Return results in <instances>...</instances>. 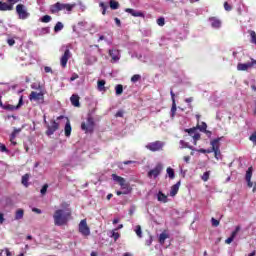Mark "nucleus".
I'll return each mask as SVG.
<instances>
[{"label": "nucleus", "instance_id": "4", "mask_svg": "<svg viewBox=\"0 0 256 256\" xmlns=\"http://www.w3.org/2000/svg\"><path fill=\"white\" fill-rule=\"evenodd\" d=\"M78 231L84 237H89L91 235V228L87 225V219H82L78 225Z\"/></svg>", "mask_w": 256, "mask_h": 256}, {"label": "nucleus", "instance_id": "23", "mask_svg": "<svg viewBox=\"0 0 256 256\" xmlns=\"http://www.w3.org/2000/svg\"><path fill=\"white\" fill-rule=\"evenodd\" d=\"M70 101L74 107H81V104L79 103V95L73 94L70 97Z\"/></svg>", "mask_w": 256, "mask_h": 256}, {"label": "nucleus", "instance_id": "40", "mask_svg": "<svg viewBox=\"0 0 256 256\" xmlns=\"http://www.w3.org/2000/svg\"><path fill=\"white\" fill-rule=\"evenodd\" d=\"M0 256H11V251H9V248H5L4 250H1Z\"/></svg>", "mask_w": 256, "mask_h": 256}, {"label": "nucleus", "instance_id": "60", "mask_svg": "<svg viewBox=\"0 0 256 256\" xmlns=\"http://www.w3.org/2000/svg\"><path fill=\"white\" fill-rule=\"evenodd\" d=\"M114 21H115L117 27H121V20L119 18H115Z\"/></svg>", "mask_w": 256, "mask_h": 256}, {"label": "nucleus", "instance_id": "32", "mask_svg": "<svg viewBox=\"0 0 256 256\" xmlns=\"http://www.w3.org/2000/svg\"><path fill=\"white\" fill-rule=\"evenodd\" d=\"M248 33L251 37L250 43H253L254 45H256V33L254 30H248Z\"/></svg>", "mask_w": 256, "mask_h": 256}, {"label": "nucleus", "instance_id": "22", "mask_svg": "<svg viewBox=\"0 0 256 256\" xmlns=\"http://www.w3.org/2000/svg\"><path fill=\"white\" fill-rule=\"evenodd\" d=\"M0 11H13V4H7L6 2H0Z\"/></svg>", "mask_w": 256, "mask_h": 256}, {"label": "nucleus", "instance_id": "41", "mask_svg": "<svg viewBox=\"0 0 256 256\" xmlns=\"http://www.w3.org/2000/svg\"><path fill=\"white\" fill-rule=\"evenodd\" d=\"M141 80V75L135 74L131 77L132 83H137V81Z\"/></svg>", "mask_w": 256, "mask_h": 256}, {"label": "nucleus", "instance_id": "56", "mask_svg": "<svg viewBox=\"0 0 256 256\" xmlns=\"http://www.w3.org/2000/svg\"><path fill=\"white\" fill-rule=\"evenodd\" d=\"M76 79H79V74L74 73L72 77H70V81H75Z\"/></svg>", "mask_w": 256, "mask_h": 256}, {"label": "nucleus", "instance_id": "31", "mask_svg": "<svg viewBox=\"0 0 256 256\" xmlns=\"http://www.w3.org/2000/svg\"><path fill=\"white\" fill-rule=\"evenodd\" d=\"M166 173H167L169 179H175V170L173 168L168 167L166 169Z\"/></svg>", "mask_w": 256, "mask_h": 256}, {"label": "nucleus", "instance_id": "15", "mask_svg": "<svg viewBox=\"0 0 256 256\" xmlns=\"http://www.w3.org/2000/svg\"><path fill=\"white\" fill-rule=\"evenodd\" d=\"M208 21L211 23V27H213V29H221L222 22L219 18L210 17Z\"/></svg>", "mask_w": 256, "mask_h": 256}, {"label": "nucleus", "instance_id": "39", "mask_svg": "<svg viewBox=\"0 0 256 256\" xmlns=\"http://www.w3.org/2000/svg\"><path fill=\"white\" fill-rule=\"evenodd\" d=\"M41 23H50L51 21V16L49 15H44L42 18H40Z\"/></svg>", "mask_w": 256, "mask_h": 256}, {"label": "nucleus", "instance_id": "19", "mask_svg": "<svg viewBox=\"0 0 256 256\" xmlns=\"http://www.w3.org/2000/svg\"><path fill=\"white\" fill-rule=\"evenodd\" d=\"M179 187H181V181H178L176 184L172 185L170 190V197H175L179 193Z\"/></svg>", "mask_w": 256, "mask_h": 256}, {"label": "nucleus", "instance_id": "28", "mask_svg": "<svg viewBox=\"0 0 256 256\" xmlns=\"http://www.w3.org/2000/svg\"><path fill=\"white\" fill-rule=\"evenodd\" d=\"M29 177H30L29 174H24V175L22 176V181H21V183H22V185H24V187H29Z\"/></svg>", "mask_w": 256, "mask_h": 256}, {"label": "nucleus", "instance_id": "61", "mask_svg": "<svg viewBox=\"0 0 256 256\" xmlns=\"http://www.w3.org/2000/svg\"><path fill=\"white\" fill-rule=\"evenodd\" d=\"M115 117H123V110L116 112Z\"/></svg>", "mask_w": 256, "mask_h": 256}, {"label": "nucleus", "instance_id": "37", "mask_svg": "<svg viewBox=\"0 0 256 256\" xmlns=\"http://www.w3.org/2000/svg\"><path fill=\"white\" fill-rule=\"evenodd\" d=\"M17 133H19V130L14 129V131L11 133V136H10V141H11V143H13V145H17L16 142H13V140L15 139V137H17Z\"/></svg>", "mask_w": 256, "mask_h": 256}, {"label": "nucleus", "instance_id": "59", "mask_svg": "<svg viewBox=\"0 0 256 256\" xmlns=\"http://www.w3.org/2000/svg\"><path fill=\"white\" fill-rule=\"evenodd\" d=\"M204 133L207 135L208 139H211V135H213V132L206 130Z\"/></svg>", "mask_w": 256, "mask_h": 256}, {"label": "nucleus", "instance_id": "63", "mask_svg": "<svg viewBox=\"0 0 256 256\" xmlns=\"http://www.w3.org/2000/svg\"><path fill=\"white\" fill-rule=\"evenodd\" d=\"M184 161L185 163H189V161H191V156H184Z\"/></svg>", "mask_w": 256, "mask_h": 256}, {"label": "nucleus", "instance_id": "26", "mask_svg": "<svg viewBox=\"0 0 256 256\" xmlns=\"http://www.w3.org/2000/svg\"><path fill=\"white\" fill-rule=\"evenodd\" d=\"M109 5H110V9H112V11L119 9V7H120L119 2H117L116 0H110Z\"/></svg>", "mask_w": 256, "mask_h": 256}, {"label": "nucleus", "instance_id": "16", "mask_svg": "<svg viewBox=\"0 0 256 256\" xmlns=\"http://www.w3.org/2000/svg\"><path fill=\"white\" fill-rule=\"evenodd\" d=\"M251 177H253V167H249L248 170L246 171V183L248 187H253V182H251Z\"/></svg>", "mask_w": 256, "mask_h": 256}, {"label": "nucleus", "instance_id": "34", "mask_svg": "<svg viewBox=\"0 0 256 256\" xmlns=\"http://www.w3.org/2000/svg\"><path fill=\"white\" fill-rule=\"evenodd\" d=\"M63 23L57 22L56 25L54 26V32L59 33V31H63Z\"/></svg>", "mask_w": 256, "mask_h": 256}, {"label": "nucleus", "instance_id": "2", "mask_svg": "<svg viewBox=\"0 0 256 256\" xmlns=\"http://www.w3.org/2000/svg\"><path fill=\"white\" fill-rule=\"evenodd\" d=\"M112 179L116 183H118L124 191H116V195L121 196V195H129L131 193V188L129 186V183L125 180V178L117 175V174H112Z\"/></svg>", "mask_w": 256, "mask_h": 256}, {"label": "nucleus", "instance_id": "48", "mask_svg": "<svg viewBox=\"0 0 256 256\" xmlns=\"http://www.w3.org/2000/svg\"><path fill=\"white\" fill-rule=\"evenodd\" d=\"M241 231V226H236L235 230L231 233L232 236L237 237V233Z\"/></svg>", "mask_w": 256, "mask_h": 256}, {"label": "nucleus", "instance_id": "18", "mask_svg": "<svg viewBox=\"0 0 256 256\" xmlns=\"http://www.w3.org/2000/svg\"><path fill=\"white\" fill-rule=\"evenodd\" d=\"M221 139H223V137H218V138L213 139L210 142V145L212 147L210 150H218L221 147V144H220Z\"/></svg>", "mask_w": 256, "mask_h": 256}, {"label": "nucleus", "instance_id": "45", "mask_svg": "<svg viewBox=\"0 0 256 256\" xmlns=\"http://www.w3.org/2000/svg\"><path fill=\"white\" fill-rule=\"evenodd\" d=\"M212 153H214V157L216 159H219V156L221 155V150L218 148L217 150H210Z\"/></svg>", "mask_w": 256, "mask_h": 256}, {"label": "nucleus", "instance_id": "64", "mask_svg": "<svg viewBox=\"0 0 256 256\" xmlns=\"http://www.w3.org/2000/svg\"><path fill=\"white\" fill-rule=\"evenodd\" d=\"M170 95H171L172 102H175V93L173 92V90L170 91Z\"/></svg>", "mask_w": 256, "mask_h": 256}, {"label": "nucleus", "instance_id": "13", "mask_svg": "<svg viewBox=\"0 0 256 256\" xmlns=\"http://www.w3.org/2000/svg\"><path fill=\"white\" fill-rule=\"evenodd\" d=\"M108 53L111 56V63H117L121 59V53L118 49H111Z\"/></svg>", "mask_w": 256, "mask_h": 256}, {"label": "nucleus", "instance_id": "5", "mask_svg": "<svg viewBox=\"0 0 256 256\" xmlns=\"http://www.w3.org/2000/svg\"><path fill=\"white\" fill-rule=\"evenodd\" d=\"M163 173V164L158 163L156 166L147 173L149 179H157Z\"/></svg>", "mask_w": 256, "mask_h": 256}, {"label": "nucleus", "instance_id": "51", "mask_svg": "<svg viewBox=\"0 0 256 256\" xmlns=\"http://www.w3.org/2000/svg\"><path fill=\"white\" fill-rule=\"evenodd\" d=\"M0 151L1 153H7L9 150L7 149V146H5V144H2L0 146Z\"/></svg>", "mask_w": 256, "mask_h": 256}, {"label": "nucleus", "instance_id": "7", "mask_svg": "<svg viewBox=\"0 0 256 256\" xmlns=\"http://www.w3.org/2000/svg\"><path fill=\"white\" fill-rule=\"evenodd\" d=\"M46 130V135L48 137H51V135H54L56 131H59V123L57 120H50V124H48Z\"/></svg>", "mask_w": 256, "mask_h": 256}, {"label": "nucleus", "instance_id": "35", "mask_svg": "<svg viewBox=\"0 0 256 256\" xmlns=\"http://www.w3.org/2000/svg\"><path fill=\"white\" fill-rule=\"evenodd\" d=\"M169 238V235H167L166 233H161L159 236V243H161V245H163L166 241V239Z\"/></svg>", "mask_w": 256, "mask_h": 256}, {"label": "nucleus", "instance_id": "17", "mask_svg": "<svg viewBox=\"0 0 256 256\" xmlns=\"http://www.w3.org/2000/svg\"><path fill=\"white\" fill-rule=\"evenodd\" d=\"M23 106V96H21L19 98V102H18V105H11V104H8L5 106V109H7L8 111H15L17 109H19L20 107Z\"/></svg>", "mask_w": 256, "mask_h": 256}, {"label": "nucleus", "instance_id": "8", "mask_svg": "<svg viewBox=\"0 0 256 256\" xmlns=\"http://www.w3.org/2000/svg\"><path fill=\"white\" fill-rule=\"evenodd\" d=\"M29 100L31 102L35 101V103L41 104V103H44L45 96H44L43 92L32 91L29 95Z\"/></svg>", "mask_w": 256, "mask_h": 256}, {"label": "nucleus", "instance_id": "52", "mask_svg": "<svg viewBox=\"0 0 256 256\" xmlns=\"http://www.w3.org/2000/svg\"><path fill=\"white\" fill-rule=\"evenodd\" d=\"M50 29L49 27H44L41 29V34L42 35H47V33H49Z\"/></svg>", "mask_w": 256, "mask_h": 256}, {"label": "nucleus", "instance_id": "9", "mask_svg": "<svg viewBox=\"0 0 256 256\" xmlns=\"http://www.w3.org/2000/svg\"><path fill=\"white\" fill-rule=\"evenodd\" d=\"M70 59H71V50H69V46H66L64 50V54L60 58V65L63 69L67 67V63Z\"/></svg>", "mask_w": 256, "mask_h": 256}, {"label": "nucleus", "instance_id": "47", "mask_svg": "<svg viewBox=\"0 0 256 256\" xmlns=\"http://www.w3.org/2000/svg\"><path fill=\"white\" fill-rule=\"evenodd\" d=\"M171 113L172 115H175V113H177V104L175 102H172Z\"/></svg>", "mask_w": 256, "mask_h": 256}, {"label": "nucleus", "instance_id": "12", "mask_svg": "<svg viewBox=\"0 0 256 256\" xmlns=\"http://www.w3.org/2000/svg\"><path fill=\"white\" fill-rule=\"evenodd\" d=\"M185 133H188L192 139H194V145H197V141L201 139V134L197 132V128L185 129Z\"/></svg>", "mask_w": 256, "mask_h": 256}, {"label": "nucleus", "instance_id": "10", "mask_svg": "<svg viewBox=\"0 0 256 256\" xmlns=\"http://www.w3.org/2000/svg\"><path fill=\"white\" fill-rule=\"evenodd\" d=\"M255 65H256L255 59H251V62H247V63H238L237 71H249V69H253Z\"/></svg>", "mask_w": 256, "mask_h": 256}, {"label": "nucleus", "instance_id": "6", "mask_svg": "<svg viewBox=\"0 0 256 256\" xmlns=\"http://www.w3.org/2000/svg\"><path fill=\"white\" fill-rule=\"evenodd\" d=\"M16 13L19 19H22V20L29 19L31 15L29 12H27V7H25V5L23 4H18L16 6Z\"/></svg>", "mask_w": 256, "mask_h": 256}, {"label": "nucleus", "instance_id": "38", "mask_svg": "<svg viewBox=\"0 0 256 256\" xmlns=\"http://www.w3.org/2000/svg\"><path fill=\"white\" fill-rule=\"evenodd\" d=\"M116 95H122L123 94V85L118 84L115 87Z\"/></svg>", "mask_w": 256, "mask_h": 256}, {"label": "nucleus", "instance_id": "50", "mask_svg": "<svg viewBox=\"0 0 256 256\" xmlns=\"http://www.w3.org/2000/svg\"><path fill=\"white\" fill-rule=\"evenodd\" d=\"M211 223L213 227H219V220L211 218Z\"/></svg>", "mask_w": 256, "mask_h": 256}, {"label": "nucleus", "instance_id": "44", "mask_svg": "<svg viewBox=\"0 0 256 256\" xmlns=\"http://www.w3.org/2000/svg\"><path fill=\"white\" fill-rule=\"evenodd\" d=\"M157 25H159V27H163V25H165V18L163 17L158 18Z\"/></svg>", "mask_w": 256, "mask_h": 256}, {"label": "nucleus", "instance_id": "58", "mask_svg": "<svg viewBox=\"0 0 256 256\" xmlns=\"http://www.w3.org/2000/svg\"><path fill=\"white\" fill-rule=\"evenodd\" d=\"M32 211H33V213H37L38 215H41V209H39V208H33L32 209Z\"/></svg>", "mask_w": 256, "mask_h": 256}, {"label": "nucleus", "instance_id": "62", "mask_svg": "<svg viewBox=\"0 0 256 256\" xmlns=\"http://www.w3.org/2000/svg\"><path fill=\"white\" fill-rule=\"evenodd\" d=\"M250 141H256V132L250 136Z\"/></svg>", "mask_w": 256, "mask_h": 256}, {"label": "nucleus", "instance_id": "57", "mask_svg": "<svg viewBox=\"0 0 256 256\" xmlns=\"http://www.w3.org/2000/svg\"><path fill=\"white\" fill-rule=\"evenodd\" d=\"M44 71L45 73H53V69H51L49 66L44 67Z\"/></svg>", "mask_w": 256, "mask_h": 256}, {"label": "nucleus", "instance_id": "20", "mask_svg": "<svg viewBox=\"0 0 256 256\" xmlns=\"http://www.w3.org/2000/svg\"><path fill=\"white\" fill-rule=\"evenodd\" d=\"M75 4H63L60 2V11H73Z\"/></svg>", "mask_w": 256, "mask_h": 256}, {"label": "nucleus", "instance_id": "33", "mask_svg": "<svg viewBox=\"0 0 256 256\" xmlns=\"http://www.w3.org/2000/svg\"><path fill=\"white\" fill-rule=\"evenodd\" d=\"M110 237L114 239V241H117L119 237H121V234L117 232V229L112 230Z\"/></svg>", "mask_w": 256, "mask_h": 256}, {"label": "nucleus", "instance_id": "46", "mask_svg": "<svg viewBox=\"0 0 256 256\" xmlns=\"http://www.w3.org/2000/svg\"><path fill=\"white\" fill-rule=\"evenodd\" d=\"M209 175H210L209 171L204 172L202 175V181H209Z\"/></svg>", "mask_w": 256, "mask_h": 256}, {"label": "nucleus", "instance_id": "30", "mask_svg": "<svg viewBox=\"0 0 256 256\" xmlns=\"http://www.w3.org/2000/svg\"><path fill=\"white\" fill-rule=\"evenodd\" d=\"M105 83V80H98V91H107V89L105 88Z\"/></svg>", "mask_w": 256, "mask_h": 256}, {"label": "nucleus", "instance_id": "24", "mask_svg": "<svg viewBox=\"0 0 256 256\" xmlns=\"http://www.w3.org/2000/svg\"><path fill=\"white\" fill-rule=\"evenodd\" d=\"M59 11H61L60 2H57L50 6V13L55 14L59 13Z\"/></svg>", "mask_w": 256, "mask_h": 256}, {"label": "nucleus", "instance_id": "29", "mask_svg": "<svg viewBox=\"0 0 256 256\" xmlns=\"http://www.w3.org/2000/svg\"><path fill=\"white\" fill-rule=\"evenodd\" d=\"M99 7L102 10V15H107V9H109V6L105 2H100Z\"/></svg>", "mask_w": 256, "mask_h": 256}, {"label": "nucleus", "instance_id": "42", "mask_svg": "<svg viewBox=\"0 0 256 256\" xmlns=\"http://www.w3.org/2000/svg\"><path fill=\"white\" fill-rule=\"evenodd\" d=\"M47 189H49V184H44L40 190L41 195H46Z\"/></svg>", "mask_w": 256, "mask_h": 256}, {"label": "nucleus", "instance_id": "21", "mask_svg": "<svg viewBox=\"0 0 256 256\" xmlns=\"http://www.w3.org/2000/svg\"><path fill=\"white\" fill-rule=\"evenodd\" d=\"M71 131H73V128H71V122L67 120L64 127L65 137H71Z\"/></svg>", "mask_w": 256, "mask_h": 256}, {"label": "nucleus", "instance_id": "14", "mask_svg": "<svg viewBox=\"0 0 256 256\" xmlns=\"http://www.w3.org/2000/svg\"><path fill=\"white\" fill-rule=\"evenodd\" d=\"M125 13H129L130 15H132V17H142L143 19H145V13H143L142 11H137L133 8H126Z\"/></svg>", "mask_w": 256, "mask_h": 256}, {"label": "nucleus", "instance_id": "3", "mask_svg": "<svg viewBox=\"0 0 256 256\" xmlns=\"http://www.w3.org/2000/svg\"><path fill=\"white\" fill-rule=\"evenodd\" d=\"M81 129L82 131H85V133H93V131H95V119H93L91 114H88L86 123H81Z\"/></svg>", "mask_w": 256, "mask_h": 256}, {"label": "nucleus", "instance_id": "1", "mask_svg": "<svg viewBox=\"0 0 256 256\" xmlns=\"http://www.w3.org/2000/svg\"><path fill=\"white\" fill-rule=\"evenodd\" d=\"M53 219L54 225L57 227H63V225H67V223H69V219H71V210L67 209L65 211L63 209H58L54 212Z\"/></svg>", "mask_w": 256, "mask_h": 256}, {"label": "nucleus", "instance_id": "36", "mask_svg": "<svg viewBox=\"0 0 256 256\" xmlns=\"http://www.w3.org/2000/svg\"><path fill=\"white\" fill-rule=\"evenodd\" d=\"M197 129L202 133H205L207 131V123L202 122L201 125H197Z\"/></svg>", "mask_w": 256, "mask_h": 256}, {"label": "nucleus", "instance_id": "25", "mask_svg": "<svg viewBox=\"0 0 256 256\" xmlns=\"http://www.w3.org/2000/svg\"><path fill=\"white\" fill-rule=\"evenodd\" d=\"M157 199L158 201H160L161 203H167V195L163 194V192L159 191L157 194Z\"/></svg>", "mask_w": 256, "mask_h": 256}, {"label": "nucleus", "instance_id": "54", "mask_svg": "<svg viewBox=\"0 0 256 256\" xmlns=\"http://www.w3.org/2000/svg\"><path fill=\"white\" fill-rule=\"evenodd\" d=\"M224 9H225V11H231V9H233V7H231L228 2H225Z\"/></svg>", "mask_w": 256, "mask_h": 256}, {"label": "nucleus", "instance_id": "55", "mask_svg": "<svg viewBox=\"0 0 256 256\" xmlns=\"http://www.w3.org/2000/svg\"><path fill=\"white\" fill-rule=\"evenodd\" d=\"M7 43H8V45H9L10 47H13V45H15V39L10 38V39L7 40Z\"/></svg>", "mask_w": 256, "mask_h": 256}, {"label": "nucleus", "instance_id": "53", "mask_svg": "<svg viewBox=\"0 0 256 256\" xmlns=\"http://www.w3.org/2000/svg\"><path fill=\"white\" fill-rule=\"evenodd\" d=\"M198 153H212V150L211 149H203V148H201V149H199L198 150Z\"/></svg>", "mask_w": 256, "mask_h": 256}, {"label": "nucleus", "instance_id": "49", "mask_svg": "<svg viewBox=\"0 0 256 256\" xmlns=\"http://www.w3.org/2000/svg\"><path fill=\"white\" fill-rule=\"evenodd\" d=\"M234 239L235 237L231 234V236L225 240L226 245H231Z\"/></svg>", "mask_w": 256, "mask_h": 256}, {"label": "nucleus", "instance_id": "27", "mask_svg": "<svg viewBox=\"0 0 256 256\" xmlns=\"http://www.w3.org/2000/svg\"><path fill=\"white\" fill-rule=\"evenodd\" d=\"M25 215V211L23 209H18L15 213V219L16 221H19L20 219H23V216Z\"/></svg>", "mask_w": 256, "mask_h": 256}, {"label": "nucleus", "instance_id": "11", "mask_svg": "<svg viewBox=\"0 0 256 256\" xmlns=\"http://www.w3.org/2000/svg\"><path fill=\"white\" fill-rule=\"evenodd\" d=\"M146 149L152 152L161 151V149H163V142L161 141L151 142L146 145Z\"/></svg>", "mask_w": 256, "mask_h": 256}, {"label": "nucleus", "instance_id": "43", "mask_svg": "<svg viewBox=\"0 0 256 256\" xmlns=\"http://www.w3.org/2000/svg\"><path fill=\"white\" fill-rule=\"evenodd\" d=\"M135 233L138 237H143V232L141 231V226H136Z\"/></svg>", "mask_w": 256, "mask_h": 256}]
</instances>
